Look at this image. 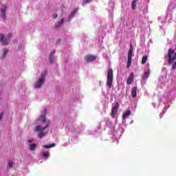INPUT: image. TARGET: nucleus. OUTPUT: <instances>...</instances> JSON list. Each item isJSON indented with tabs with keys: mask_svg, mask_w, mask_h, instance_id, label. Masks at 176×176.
<instances>
[{
	"mask_svg": "<svg viewBox=\"0 0 176 176\" xmlns=\"http://www.w3.org/2000/svg\"><path fill=\"white\" fill-rule=\"evenodd\" d=\"M112 82H113V71L112 69H109L107 72V85L111 89L112 87Z\"/></svg>",
	"mask_w": 176,
	"mask_h": 176,
	"instance_id": "1",
	"label": "nucleus"
},
{
	"mask_svg": "<svg viewBox=\"0 0 176 176\" xmlns=\"http://www.w3.org/2000/svg\"><path fill=\"white\" fill-rule=\"evenodd\" d=\"M45 83V73H42L37 82L34 84V89H41Z\"/></svg>",
	"mask_w": 176,
	"mask_h": 176,
	"instance_id": "2",
	"label": "nucleus"
},
{
	"mask_svg": "<svg viewBox=\"0 0 176 176\" xmlns=\"http://www.w3.org/2000/svg\"><path fill=\"white\" fill-rule=\"evenodd\" d=\"M168 63L169 64H171L172 63H174L176 60V52L173 49H169L168 51Z\"/></svg>",
	"mask_w": 176,
	"mask_h": 176,
	"instance_id": "3",
	"label": "nucleus"
},
{
	"mask_svg": "<svg viewBox=\"0 0 176 176\" xmlns=\"http://www.w3.org/2000/svg\"><path fill=\"white\" fill-rule=\"evenodd\" d=\"M34 131H36V133H38V137H39V138H42L43 135H45V127L36 126L34 129Z\"/></svg>",
	"mask_w": 176,
	"mask_h": 176,
	"instance_id": "4",
	"label": "nucleus"
},
{
	"mask_svg": "<svg viewBox=\"0 0 176 176\" xmlns=\"http://www.w3.org/2000/svg\"><path fill=\"white\" fill-rule=\"evenodd\" d=\"M12 38V34H9L6 37L5 35L0 34V42L3 43V45H8V41Z\"/></svg>",
	"mask_w": 176,
	"mask_h": 176,
	"instance_id": "5",
	"label": "nucleus"
},
{
	"mask_svg": "<svg viewBox=\"0 0 176 176\" xmlns=\"http://www.w3.org/2000/svg\"><path fill=\"white\" fill-rule=\"evenodd\" d=\"M119 109V103H116L114 107H113L111 111V117L112 118H118V110Z\"/></svg>",
	"mask_w": 176,
	"mask_h": 176,
	"instance_id": "6",
	"label": "nucleus"
},
{
	"mask_svg": "<svg viewBox=\"0 0 176 176\" xmlns=\"http://www.w3.org/2000/svg\"><path fill=\"white\" fill-rule=\"evenodd\" d=\"M96 56H92V55H87L85 56V60L87 61V63H90L91 61H94V60H96Z\"/></svg>",
	"mask_w": 176,
	"mask_h": 176,
	"instance_id": "7",
	"label": "nucleus"
},
{
	"mask_svg": "<svg viewBox=\"0 0 176 176\" xmlns=\"http://www.w3.org/2000/svg\"><path fill=\"white\" fill-rule=\"evenodd\" d=\"M133 80H134V74L131 73L130 76H129V78L126 80V84L131 85V83H133Z\"/></svg>",
	"mask_w": 176,
	"mask_h": 176,
	"instance_id": "8",
	"label": "nucleus"
},
{
	"mask_svg": "<svg viewBox=\"0 0 176 176\" xmlns=\"http://www.w3.org/2000/svg\"><path fill=\"white\" fill-rule=\"evenodd\" d=\"M6 6H3V8L1 10V13L3 19H6V9H7Z\"/></svg>",
	"mask_w": 176,
	"mask_h": 176,
	"instance_id": "9",
	"label": "nucleus"
},
{
	"mask_svg": "<svg viewBox=\"0 0 176 176\" xmlns=\"http://www.w3.org/2000/svg\"><path fill=\"white\" fill-rule=\"evenodd\" d=\"M131 96L133 98H135L137 97V87H134L131 89Z\"/></svg>",
	"mask_w": 176,
	"mask_h": 176,
	"instance_id": "10",
	"label": "nucleus"
},
{
	"mask_svg": "<svg viewBox=\"0 0 176 176\" xmlns=\"http://www.w3.org/2000/svg\"><path fill=\"white\" fill-rule=\"evenodd\" d=\"M123 128L122 126H120L119 129L116 131L117 135L120 136L122 135L124 133Z\"/></svg>",
	"mask_w": 176,
	"mask_h": 176,
	"instance_id": "11",
	"label": "nucleus"
},
{
	"mask_svg": "<svg viewBox=\"0 0 176 176\" xmlns=\"http://www.w3.org/2000/svg\"><path fill=\"white\" fill-rule=\"evenodd\" d=\"M149 74H150L149 69L147 71H144V74L142 76V79L143 80L148 79V78H149Z\"/></svg>",
	"mask_w": 176,
	"mask_h": 176,
	"instance_id": "12",
	"label": "nucleus"
},
{
	"mask_svg": "<svg viewBox=\"0 0 176 176\" xmlns=\"http://www.w3.org/2000/svg\"><path fill=\"white\" fill-rule=\"evenodd\" d=\"M133 52H134V50H133V46L131 45L130 49H129V52H128V58L131 59V57H133Z\"/></svg>",
	"mask_w": 176,
	"mask_h": 176,
	"instance_id": "13",
	"label": "nucleus"
},
{
	"mask_svg": "<svg viewBox=\"0 0 176 176\" xmlns=\"http://www.w3.org/2000/svg\"><path fill=\"white\" fill-rule=\"evenodd\" d=\"M131 115V111H126L123 113V119H127L129 116Z\"/></svg>",
	"mask_w": 176,
	"mask_h": 176,
	"instance_id": "14",
	"label": "nucleus"
},
{
	"mask_svg": "<svg viewBox=\"0 0 176 176\" xmlns=\"http://www.w3.org/2000/svg\"><path fill=\"white\" fill-rule=\"evenodd\" d=\"M29 149L30 151H35V149H36V144L33 143L30 144Z\"/></svg>",
	"mask_w": 176,
	"mask_h": 176,
	"instance_id": "15",
	"label": "nucleus"
},
{
	"mask_svg": "<svg viewBox=\"0 0 176 176\" xmlns=\"http://www.w3.org/2000/svg\"><path fill=\"white\" fill-rule=\"evenodd\" d=\"M78 12V9L75 8L70 14L69 15V20H71L72 19V17H74V16H75V14H76V12Z\"/></svg>",
	"mask_w": 176,
	"mask_h": 176,
	"instance_id": "16",
	"label": "nucleus"
},
{
	"mask_svg": "<svg viewBox=\"0 0 176 176\" xmlns=\"http://www.w3.org/2000/svg\"><path fill=\"white\" fill-rule=\"evenodd\" d=\"M56 53L55 51H52L51 53H50V58H49V60H50V62L51 63V64H52L53 61H54V58H53V55L54 54Z\"/></svg>",
	"mask_w": 176,
	"mask_h": 176,
	"instance_id": "17",
	"label": "nucleus"
},
{
	"mask_svg": "<svg viewBox=\"0 0 176 176\" xmlns=\"http://www.w3.org/2000/svg\"><path fill=\"white\" fill-rule=\"evenodd\" d=\"M54 146H56V144L52 143V144H47V145H45V149H49V148H54Z\"/></svg>",
	"mask_w": 176,
	"mask_h": 176,
	"instance_id": "18",
	"label": "nucleus"
},
{
	"mask_svg": "<svg viewBox=\"0 0 176 176\" xmlns=\"http://www.w3.org/2000/svg\"><path fill=\"white\" fill-rule=\"evenodd\" d=\"M38 121L41 122V123H45V116L41 115L38 118Z\"/></svg>",
	"mask_w": 176,
	"mask_h": 176,
	"instance_id": "19",
	"label": "nucleus"
},
{
	"mask_svg": "<svg viewBox=\"0 0 176 176\" xmlns=\"http://www.w3.org/2000/svg\"><path fill=\"white\" fill-rule=\"evenodd\" d=\"M147 60H148V56H143L142 60V64H145Z\"/></svg>",
	"mask_w": 176,
	"mask_h": 176,
	"instance_id": "20",
	"label": "nucleus"
},
{
	"mask_svg": "<svg viewBox=\"0 0 176 176\" xmlns=\"http://www.w3.org/2000/svg\"><path fill=\"white\" fill-rule=\"evenodd\" d=\"M45 129H46L47 127H49V125L50 124V121L45 119Z\"/></svg>",
	"mask_w": 176,
	"mask_h": 176,
	"instance_id": "21",
	"label": "nucleus"
},
{
	"mask_svg": "<svg viewBox=\"0 0 176 176\" xmlns=\"http://www.w3.org/2000/svg\"><path fill=\"white\" fill-rule=\"evenodd\" d=\"M130 65H131V59L130 58H128L126 68H130Z\"/></svg>",
	"mask_w": 176,
	"mask_h": 176,
	"instance_id": "22",
	"label": "nucleus"
},
{
	"mask_svg": "<svg viewBox=\"0 0 176 176\" xmlns=\"http://www.w3.org/2000/svg\"><path fill=\"white\" fill-rule=\"evenodd\" d=\"M137 3V0H133L132 2V9L134 10L135 9V5Z\"/></svg>",
	"mask_w": 176,
	"mask_h": 176,
	"instance_id": "23",
	"label": "nucleus"
},
{
	"mask_svg": "<svg viewBox=\"0 0 176 176\" xmlns=\"http://www.w3.org/2000/svg\"><path fill=\"white\" fill-rule=\"evenodd\" d=\"M91 1H93V0H85L82 3V6H85V5H86V3H90V2H91Z\"/></svg>",
	"mask_w": 176,
	"mask_h": 176,
	"instance_id": "24",
	"label": "nucleus"
},
{
	"mask_svg": "<svg viewBox=\"0 0 176 176\" xmlns=\"http://www.w3.org/2000/svg\"><path fill=\"white\" fill-rule=\"evenodd\" d=\"M50 155L49 154V151L45 152V159H47V157H50Z\"/></svg>",
	"mask_w": 176,
	"mask_h": 176,
	"instance_id": "25",
	"label": "nucleus"
},
{
	"mask_svg": "<svg viewBox=\"0 0 176 176\" xmlns=\"http://www.w3.org/2000/svg\"><path fill=\"white\" fill-rule=\"evenodd\" d=\"M8 166L10 168H12L13 167V162H8Z\"/></svg>",
	"mask_w": 176,
	"mask_h": 176,
	"instance_id": "26",
	"label": "nucleus"
},
{
	"mask_svg": "<svg viewBox=\"0 0 176 176\" xmlns=\"http://www.w3.org/2000/svg\"><path fill=\"white\" fill-rule=\"evenodd\" d=\"M164 113H166V109H164L162 113L160 115V118H162Z\"/></svg>",
	"mask_w": 176,
	"mask_h": 176,
	"instance_id": "27",
	"label": "nucleus"
},
{
	"mask_svg": "<svg viewBox=\"0 0 176 176\" xmlns=\"http://www.w3.org/2000/svg\"><path fill=\"white\" fill-rule=\"evenodd\" d=\"M3 119V112L0 113V120H2Z\"/></svg>",
	"mask_w": 176,
	"mask_h": 176,
	"instance_id": "28",
	"label": "nucleus"
},
{
	"mask_svg": "<svg viewBox=\"0 0 176 176\" xmlns=\"http://www.w3.org/2000/svg\"><path fill=\"white\" fill-rule=\"evenodd\" d=\"M63 23H64V19H61V20L59 21V23H58L59 25H61L63 24Z\"/></svg>",
	"mask_w": 176,
	"mask_h": 176,
	"instance_id": "29",
	"label": "nucleus"
},
{
	"mask_svg": "<svg viewBox=\"0 0 176 176\" xmlns=\"http://www.w3.org/2000/svg\"><path fill=\"white\" fill-rule=\"evenodd\" d=\"M172 68H173V69H175V68H176V62H175V63H173V66H172Z\"/></svg>",
	"mask_w": 176,
	"mask_h": 176,
	"instance_id": "30",
	"label": "nucleus"
},
{
	"mask_svg": "<svg viewBox=\"0 0 176 176\" xmlns=\"http://www.w3.org/2000/svg\"><path fill=\"white\" fill-rule=\"evenodd\" d=\"M9 52V50L4 49V56H6V54Z\"/></svg>",
	"mask_w": 176,
	"mask_h": 176,
	"instance_id": "31",
	"label": "nucleus"
},
{
	"mask_svg": "<svg viewBox=\"0 0 176 176\" xmlns=\"http://www.w3.org/2000/svg\"><path fill=\"white\" fill-rule=\"evenodd\" d=\"M53 19H57V14H54L52 15Z\"/></svg>",
	"mask_w": 176,
	"mask_h": 176,
	"instance_id": "32",
	"label": "nucleus"
},
{
	"mask_svg": "<svg viewBox=\"0 0 176 176\" xmlns=\"http://www.w3.org/2000/svg\"><path fill=\"white\" fill-rule=\"evenodd\" d=\"M34 140H28V142H30V143H31V142H32Z\"/></svg>",
	"mask_w": 176,
	"mask_h": 176,
	"instance_id": "33",
	"label": "nucleus"
},
{
	"mask_svg": "<svg viewBox=\"0 0 176 176\" xmlns=\"http://www.w3.org/2000/svg\"><path fill=\"white\" fill-rule=\"evenodd\" d=\"M42 155H43V157H45V153H43Z\"/></svg>",
	"mask_w": 176,
	"mask_h": 176,
	"instance_id": "34",
	"label": "nucleus"
},
{
	"mask_svg": "<svg viewBox=\"0 0 176 176\" xmlns=\"http://www.w3.org/2000/svg\"><path fill=\"white\" fill-rule=\"evenodd\" d=\"M55 28H58V26L56 25V26H55Z\"/></svg>",
	"mask_w": 176,
	"mask_h": 176,
	"instance_id": "35",
	"label": "nucleus"
},
{
	"mask_svg": "<svg viewBox=\"0 0 176 176\" xmlns=\"http://www.w3.org/2000/svg\"><path fill=\"white\" fill-rule=\"evenodd\" d=\"M170 7H171V5H170V6H168V9H170Z\"/></svg>",
	"mask_w": 176,
	"mask_h": 176,
	"instance_id": "36",
	"label": "nucleus"
}]
</instances>
